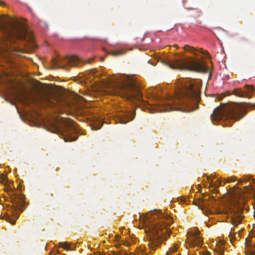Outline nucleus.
Wrapping results in <instances>:
<instances>
[{
	"label": "nucleus",
	"instance_id": "1",
	"mask_svg": "<svg viewBox=\"0 0 255 255\" xmlns=\"http://www.w3.org/2000/svg\"><path fill=\"white\" fill-rule=\"evenodd\" d=\"M201 84L188 78L180 80L176 92V97L161 100L156 108L157 112L177 110L191 112L198 109L200 100Z\"/></svg>",
	"mask_w": 255,
	"mask_h": 255
},
{
	"label": "nucleus",
	"instance_id": "2",
	"mask_svg": "<svg viewBox=\"0 0 255 255\" xmlns=\"http://www.w3.org/2000/svg\"><path fill=\"white\" fill-rule=\"evenodd\" d=\"M0 31L3 34L1 48L6 54L13 52L14 54L20 56L23 51L11 47L10 44L16 40H26L32 42L34 38L27 25L23 21L15 19H10L7 22L0 20Z\"/></svg>",
	"mask_w": 255,
	"mask_h": 255
},
{
	"label": "nucleus",
	"instance_id": "3",
	"mask_svg": "<svg viewBox=\"0 0 255 255\" xmlns=\"http://www.w3.org/2000/svg\"><path fill=\"white\" fill-rule=\"evenodd\" d=\"M148 230L150 232V243L148 244L149 248L153 252L158 245V241L161 240H166L170 235V231L162 222H156V219L159 220H171V218L167 214H165L159 210L155 208L150 211L146 215Z\"/></svg>",
	"mask_w": 255,
	"mask_h": 255
},
{
	"label": "nucleus",
	"instance_id": "4",
	"mask_svg": "<svg viewBox=\"0 0 255 255\" xmlns=\"http://www.w3.org/2000/svg\"><path fill=\"white\" fill-rule=\"evenodd\" d=\"M246 114L244 106L239 104L224 105L215 108L211 115L213 123L226 120H239Z\"/></svg>",
	"mask_w": 255,
	"mask_h": 255
},
{
	"label": "nucleus",
	"instance_id": "5",
	"mask_svg": "<svg viewBox=\"0 0 255 255\" xmlns=\"http://www.w3.org/2000/svg\"><path fill=\"white\" fill-rule=\"evenodd\" d=\"M164 64L168 67L177 70H190L199 72H206L208 68L203 61L193 59H176L172 61L167 60Z\"/></svg>",
	"mask_w": 255,
	"mask_h": 255
},
{
	"label": "nucleus",
	"instance_id": "6",
	"mask_svg": "<svg viewBox=\"0 0 255 255\" xmlns=\"http://www.w3.org/2000/svg\"><path fill=\"white\" fill-rule=\"evenodd\" d=\"M119 89L116 93L125 97L128 100L135 98L139 100L141 97V93L136 83L128 77L119 85Z\"/></svg>",
	"mask_w": 255,
	"mask_h": 255
},
{
	"label": "nucleus",
	"instance_id": "7",
	"mask_svg": "<svg viewBox=\"0 0 255 255\" xmlns=\"http://www.w3.org/2000/svg\"><path fill=\"white\" fill-rule=\"evenodd\" d=\"M0 183L4 185L5 191L11 196V200L13 203H15L16 205L20 206L21 207L27 206L25 196L15 193L14 187L11 186V184H13V182H11L9 184L8 183L7 177L6 175L0 174Z\"/></svg>",
	"mask_w": 255,
	"mask_h": 255
},
{
	"label": "nucleus",
	"instance_id": "8",
	"mask_svg": "<svg viewBox=\"0 0 255 255\" xmlns=\"http://www.w3.org/2000/svg\"><path fill=\"white\" fill-rule=\"evenodd\" d=\"M57 133L61 135L65 141H72L78 138V135H72L76 131L73 121L69 119H64L60 128L56 129Z\"/></svg>",
	"mask_w": 255,
	"mask_h": 255
},
{
	"label": "nucleus",
	"instance_id": "9",
	"mask_svg": "<svg viewBox=\"0 0 255 255\" xmlns=\"http://www.w3.org/2000/svg\"><path fill=\"white\" fill-rule=\"evenodd\" d=\"M224 202L229 206L243 207L246 204L248 207H249L248 201H247L245 195L243 194H228L225 197Z\"/></svg>",
	"mask_w": 255,
	"mask_h": 255
},
{
	"label": "nucleus",
	"instance_id": "10",
	"mask_svg": "<svg viewBox=\"0 0 255 255\" xmlns=\"http://www.w3.org/2000/svg\"><path fill=\"white\" fill-rule=\"evenodd\" d=\"M20 208H9L4 213V216L0 215V219H4L9 222L11 224L14 225L16 220L17 219L22 212L19 211Z\"/></svg>",
	"mask_w": 255,
	"mask_h": 255
},
{
	"label": "nucleus",
	"instance_id": "11",
	"mask_svg": "<svg viewBox=\"0 0 255 255\" xmlns=\"http://www.w3.org/2000/svg\"><path fill=\"white\" fill-rule=\"evenodd\" d=\"M231 214V223L233 226L236 227L242 222V219L244 217L242 215L243 208H228Z\"/></svg>",
	"mask_w": 255,
	"mask_h": 255
},
{
	"label": "nucleus",
	"instance_id": "12",
	"mask_svg": "<svg viewBox=\"0 0 255 255\" xmlns=\"http://www.w3.org/2000/svg\"><path fill=\"white\" fill-rule=\"evenodd\" d=\"M245 88L246 91H243L240 89H236L233 91V94L239 97H251L250 94L254 91L253 85H246Z\"/></svg>",
	"mask_w": 255,
	"mask_h": 255
},
{
	"label": "nucleus",
	"instance_id": "13",
	"mask_svg": "<svg viewBox=\"0 0 255 255\" xmlns=\"http://www.w3.org/2000/svg\"><path fill=\"white\" fill-rule=\"evenodd\" d=\"M203 214L205 216H209V215H213L215 214H224L227 211L223 210L222 208H199Z\"/></svg>",
	"mask_w": 255,
	"mask_h": 255
},
{
	"label": "nucleus",
	"instance_id": "14",
	"mask_svg": "<svg viewBox=\"0 0 255 255\" xmlns=\"http://www.w3.org/2000/svg\"><path fill=\"white\" fill-rule=\"evenodd\" d=\"M134 114L132 113H128L122 115L118 119L119 123L122 124H126L128 122L132 121L134 118Z\"/></svg>",
	"mask_w": 255,
	"mask_h": 255
},
{
	"label": "nucleus",
	"instance_id": "15",
	"mask_svg": "<svg viewBox=\"0 0 255 255\" xmlns=\"http://www.w3.org/2000/svg\"><path fill=\"white\" fill-rule=\"evenodd\" d=\"M65 62L71 66H77L81 62V60L76 56H69L66 57Z\"/></svg>",
	"mask_w": 255,
	"mask_h": 255
},
{
	"label": "nucleus",
	"instance_id": "16",
	"mask_svg": "<svg viewBox=\"0 0 255 255\" xmlns=\"http://www.w3.org/2000/svg\"><path fill=\"white\" fill-rule=\"evenodd\" d=\"M246 248H249L248 251L251 253L252 255L255 254V246L252 247V244L250 241V239L247 238L245 242Z\"/></svg>",
	"mask_w": 255,
	"mask_h": 255
},
{
	"label": "nucleus",
	"instance_id": "17",
	"mask_svg": "<svg viewBox=\"0 0 255 255\" xmlns=\"http://www.w3.org/2000/svg\"><path fill=\"white\" fill-rule=\"evenodd\" d=\"M184 50L186 51H187V52H191L193 54H196L195 53V52L197 51V50L193 47H192V46H190L188 45H186L184 46Z\"/></svg>",
	"mask_w": 255,
	"mask_h": 255
},
{
	"label": "nucleus",
	"instance_id": "18",
	"mask_svg": "<svg viewBox=\"0 0 255 255\" xmlns=\"http://www.w3.org/2000/svg\"><path fill=\"white\" fill-rule=\"evenodd\" d=\"M59 246L66 250L72 251L74 250L70 247L69 244L67 242H61L59 243Z\"/></svg>",
	"mask_w": 255,
	"mask_h": 255
},
{
	"label": "nucleus",
	"instance_id": "19",
	"mask_svg": "<svg viewBox=\"0 0 255 255\" xmlns=\"http://www.w3.org/2000/svg\"><path fill=\"white\" fill-rule=\"evenodd\" d=\"M177 250V247L176 246H174L167 252L166 255H180L179 254H175Z\"/></svg>",
	"mask_w": 255,
	"mask_h": 255
},
{
	"label": "nucleus",
	"instance_id": "20",
	"mask_svg": "<svg viewBox=\"0 0 255 255\" xmlns=\"http://www.w3.org/2000/svg\"><path fill=\"white\" fill-rule=\"evenodd\" d=\"M110 53L114 56H118L125 53V51L123 49H119L117 50L112 51Z\"/></svg>",
	"mask_w": 255,
	"mask_h": 255
},
{
	"label": "nucleus",
	"instance_id": "21",
	"mask_svg": "<svg viewBox=\"0 0 255 255\" xmlns=\"http://www.w3.org/2000/svg\"><path fill=\"white\" fill-rule=\"evenodd\" d=\"M245 191L247 193H252L253 192L255 195V188L253 186H245Z\"/></svg>",
	"mask_w": 255,
	"mask_h": 255
},
{
	"label": "nucleus",
	"instance_id": "22",
	"mask_svg": "<svg viewBox=\"0 0 255 255\" xmlns=\"http://www.w3.org/2000/svg\"><path fill=\"white\" fill-rule=\"evenodd\" d=\"M221 182H222V181L221 180H220V179H219L218 180H217V183H215L214 184L213 181H212L211 183H210V186L211 187H214L215 189L216 188H218V187H219L220 186H221Z\"/></svg>",
	"mask_w": 255,
	"mask_h": 255
},
{
	"label": "nucleus",
	"instance_id": "23",
	"mask_svg": "<svg viewBox=\"0 0 255 255\" xmlns=\"http://www.w3.org/2000/svg\"><path fill=\"white\" fill-rule=\"evenodd\" d=\"M237 180L235 176H231L225 179V182H233Z\"/></svg>",
	"mask_w": 255,
	"mask_h": 255
},
{
	"label": "nucleus",
	"instance_id": "24",
	"mask_svg": "<svg viewBox=\"0 0 255 255\" xmlns=\"http://www.w3.org/2000/svg\"><path fill=\"white\" fill-rule=\"evenodd\" d=\"M202 242V240L200 239L199 237H196L195 244L196 245H198V246H201Z\"/></svg>",
	"mask_w": 255,
	"mask_h": 255
},
{
	"label": "nucleus",
	"instance_id": "25",
	"mask_svg": "<svg viewBox=\"0 0 255 255\" xmlns=\"http://www.w3.org/2000/svg\"><path fill=\"white\" fill-rule=\"evenodd\" d=\"M249 179H250V178L247 176L244 177L243 178H241L239 179L238 184L242 183V182H246L248 181L249 180Z\"/></svg>",
	"mask_w": 255,
	"mask_h": 255
},
{
	"label": "nucleus",
	"instance_id": "26",
	"mask_svg": "<svg viewBox=\"0 0 255 255\" xmlns=\"http://www.w3.org/2000/svg\"><path fill=\"white\" fill-rule=\"evenodd\" d=\"M53 64L55 65V66L56 67V68H61V67L60 66L58 65L57 62V61L56 60L53 59ZM61 68L66 69V67L65 66H62V67H61Z\"/></svg>",
	"mask_w": 255,
	"mask_h": 255
},
{
	"label": "nucleus",
	"instance_id": "27",
	"mask_svg": "<svg viewBox=\"0 0 255 255\" xmlns=\"http://www.w3.org/2000/svg\"><path fill=\"white\" fill-rule=\"evenodd\" d=\"M180 202L183 203V204L182 205V206H183L184 204H185V205H187V202H188V201L185 198H181L180 199Z\"/></svg>",
	"mask_w": 255,
	"mask_h": 255
},
{
	"label": "nucleus",
	"instance_id": "28",
	"mask_svg": "<svg viewBox=\"0 0 255 255\" xmlns=\"http://www.w3.org/2000/svg\"><path fill=\"white\" fill-rule=\"evenodd\" d=\"M215 175H211V176H207V178L209 181V183L210 184V183L212 181V180H211L212 178H215Z\"/></svg>",
	"mask_w": 255,
	"mask_h": 255
},
{
	"label": "nucleus",
	"instance_id": "29",
	"mask_svg": "<svg viewBox=\"0 0 255 255\" xmlns=\"http://www.w3.org/2000/svg\"><path fill=\"white\" fill-rule=\"evenodd\" d=\"M229 238L230 239L231 242H233L234 238V236L232 235L231 232L230 233V234H229Z\"/></svg>",
	"mask_w": 255,
	"mask_h": 255
},
{
	"label": "nucleus",
	"instance_id": "30",
	"mask_svg": "<svg viewBox=\"0 0 255 255\" xmlns=\"http://www.w3.org/2000/svg\"><path fill=\"white\" fill-rule=\"evenodd\" d=\"M46 101H47V104L48 105V106H52L53 105H54V104H53L52 102H51L49 100H46Z\"/></svg>",
	"mask_w": 255,
	"mask_h": 255
},
{
	"label": "nucleus",
	"instance_id": "31",
	"mask_svg": "<svg viewBox=\"0 0 255 255\" xmlns=\"http://www.w3.org/2000/svg\"><path fill=\"white\" fill-rule=\"evenodd\" d=\"M95 72H96L95 69H91L89 71V73H90L92 75H94L95 73Z\"/></svg>",
	"mask_w": 255,
	"mask_h": 255
},
{
	"label": "nucleus",
	"instance_id": "32",
	"mask_svg": "<svg viewBox=\"0 0 255 255\" xmlns=\"http://www.w3.org/2000/svg\"><path fill=\"white\" fill-rule=\"evenodd\" d=\"M218 255H224V251H223V250H221L219 252Z\"/></svg>",
	"mask_w": 255,
	"mask_h": 255
},
{
	"label": "nucleus",
	"instance_id": "33",
	"mask_svg": "<svg viewBox=\"0 0 255 255\" xmlns=\"http://www.w3.org/2000/svg\"><path fill=\"white\" fill-rule=\"evenodd\" d=\"M93 60V59H90L88 61H87V62H86L85 63H90L91 61Z\"/></svg>",
	"mask_w": 255,
	"mask_h": 255
},
{
	"label": "nucleus",
	"instance_id": "34",
	"mask_svg": "<svg viewBox=\"0 0 255 255\" xmlns=\"http://www.w3.org/2000/svg\"><path fill=\"white\" fill-rule=\"evenodd\" d=\"M202 255H211L209 253L206 252L205 254H203Z\"/></svg>",
	"mask_w": 255,
	"mask_h": 255
},
{
	"label": "nucleus",
	"instance_id": "35",
	"mask_svg": "<svg viewBox=\"0 0 255 255\" xmlns=\"http://www.w3.org/2000/svg\"><path fill=\"white\" fill-rule=\"evenodd\" d=\"M200 52L203 53V54H205L204 52L203 51V50L202 49H201L200 51H199Z\"/></svg>",
	"mask_w": 255,
	"mask_h": 255
},
{
	"label": "nucleus",
	"instance_id": "36",
	"mask_svg": "<svg viewBox=\"0 0 255 255\" xmlns=\"http://www.w3.org/2000/svg\"><path fill=\"white\" fill-rule=\"evenodd\" d=\"M232 123H231V122H230L229 124V126H231L232 125Z\"/></svg>",
	"mask_w": 255,
	"mask_h": 255
},
{
	"label": "nucleus",
	"instance_id": "37",
	"mask_svg": "<svg viewBox=\"0 0 255 255\" xmlns=\"http://www.w3.org/2000/svg\"><path fill=\"white\" fill-rule=\"evenodd\" d=\"M254 215H255V208H254Z\"/></svg>",
	"mask_w": 255,
	"mask_h": 255
},
{
	"label": "nucleus",
	"instance_id": "38",
	"mask_svg": "<svg viewBox=\"0 0 255 255\" xmlns=\"http://www.w3.org/2000/svg\"><path fill=\"white\" fill-rule=\"evenodd\" d=\"M170 222H168V223H167V224H168V225H170Z\"/></svg>",
	"mask_w": 255,
	"mask_h": 255
},
{
	"label": "nucleus",
	"instance_id": "39",
	"mask_svg": "<svg viewBox=\"0 0 255 255\" xmlns=\"http://www.w3.org/2000/svg\"><path fill=\"white\" fill-rule=\"evenodd\" d=\"M253 183L255 182L254 179H252Z\"/></svg>",
	"mask_w": 255,
	"mask_h": 255
},
{
	"label": "nucleus",
	"instance_id": "40",
	"mask_svg": "<svg viewBox=\"0 0 255 255\" xmlns=\"http://www.w3.org/2000/svg\"><path fill=\"white\" fill-rule=\"evenodd\" d=\"M218 192H219V191L218 190L217 191L216 190V193H218Z\"/></svg>",
	"mask_w": 255,
	"mask_h": 255
},
{
	"label": "nucleus",
	"instance_id": "41",
	"mask_svg": "<svg viewBox=\"0 0 255 255\" xmlns=\"http://www.w3.org/2000/svg\"><path fill=\"white\" fill-rule=\"evenodd\" d=\"M138 255H143L142 254L140 253V255L138 254Z\"/></svg>",
	"mask_w": 255,
	"mask_h": 255
},
{
	"label": "nucleus",
	"instance_id": "42",
	"mask_svg": "<svg viewBox=\"0 0 255 255\" xmlns=\"http://www.w3.org/2000/svg\"><path fill=\"white\" fill-rule=\"evenodd\" d=\"M251 182H250L249 185L251 186Z\"/></svg>",
	"mask_w": 255,
	"mask_h": 255
},
{
	"label": "nucleus",
	"instance_id": "43",
	"mask_svg": "<svg viewBox=\"0 0 255 255\" xmlns=\"http://www.w3.org/2000/svg\"><path fill=\"white\" fill-rule=\"evenodd\" d=\"M251 202L252 204H253V203L252 200L251 201Z\"/></svg>",
	"mask_w": 255,
	"mask_h": 255
}]
</instances>
